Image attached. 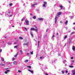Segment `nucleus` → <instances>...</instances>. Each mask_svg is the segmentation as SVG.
I'll use <instances>...</instances> for the list:
<instances>
[{"instance_id": "nucleus-3", "label": "nucleus", "mask_w": 75, "mask_h": 75, "mask_svg": "<svg viewBox=\"0 0 75 75\" xmlns=\"http://www.w3.org/2000/svg\"><path fill=\"white\" fill-rule=\"evenodd\" d=\"M38 20H39V21H43V20H44V18H38Z\"/></svg>"}, {"instance_id": "nucleus-24", "label": "nucleus", "mask_w": 75, "mask_h": 75, "mask_svg": "<svg viewBox=\"0 0 75 75\" xmlns=\"http://www.w3.org/2000/svg\"><path fill=\"white\" fill-rule=\"evenodd\" d=\"M15 59H15L14 57H13L12 58V61H14V60H15Z\"/></svg>"}, {"instance_id": "nucleus-11", "label": "nucleus", "mask_w": 75, "mask_h": 75, "mask_svg": "<svg viewBox=\"0 0 75 75\" xmlns=\"http://www.w3.org/2000/svg\"><path fill=\"white\" fill-rule=\"evenodd\" d=\"M1 66H5V64H3V63H1Z\"/></svg>"}, {"instance_id": "nucleus-17", "label": "nucleus", "mask_w": 75, "mask_h": 75, "mask_svg": "<svg viewBox=\"0 0 75 75\" xmlns=\"http://www.w3.org/2000/svg\"><path fill=\"white\" fill-rule=\"evenodd\" d=\"M1 60H2V61H4V59L3 58H1Z\"/></svg>"}, {"instance_id": "nucleus-49", "label": "nucleus", "mask_w": 75, "mask_h": 75, "mask_svg": "<svg viewBox=\"0 0 75 75\" xmlns=\"http://www.w3.org/2000/svg\"><path fill=\"white\" fill-rule=\"evenodd\" d=\"M73 25H75V22H74L73 23Z\"/></svg>"}, {"instance_id": "nucleus-10", "label": "nucleus", "mask_w": 75, "mask_h": 75, "mask_svg": "<svg viewBox=\"0 0 75 75\" xmlns=\"http://www.w3.org/2000/svg\"><path fill=\"white\" fill-rule=\"evenodd\" d=\"M72 49L73 51H75V46H73Z\"/></svg>"}, {"instance_id": "nucleus-30", "label": "nucleus", "mask_w": 75, "mask_h": 75, "mask_svg": "<svg viewBox=\"0 0 75 75\" xmlns=\"http://www.w3.org/2000/svg\"><path fill=\"white\" fill-rule=\"evenodd\" d=\"M27 67H28V68H31V66H28Z\"/></svg>"}, {"instance_id": "nucleus-42", "label": "nucleus", "mask_w": 75, "mask_h": 75, "mask_svg": "<svg viewBox=\"0 0 75 75\" xmlns=\"http://www.w3.org/2000/svg\"><path fill=\"white\" fill-rule=\"evenodd\" d=\"M42 57H40V59H42Z\"/></svg>"}, {"instance_id": "nucleus-38", "label": "nucleus", "mask_w": 75, "mask_h": 75, "mask_svg": "<svg viewBox=\"0 0 75 75\" xmlns=\"http://www.w3.org/2000/svg\"><path fill=\"white\" fill-rule=\"evenodd\" d=\"M62 73L63 74H64V71H62Z\"/></svg>"}, {"instance_id": "nucleus-21", "label": "nucleus", "mask_w": 75, "mask_h": 75, "mask_svg": "<svg viewBox=\"0 0 75 75\" xmlns=\"http://www.w3.org/2000/svg\"><path fill=\"white\" fill-rule=\"evenodd\" d=\"M17 55H18V53H17L16 54V55H15L14 56V57H17Z\"/></svg>"}, {"instance_id": "nucleus-25", "label": "nucleus", "mask_w": 75, "mask_h": 75, "mask_svg": "<svg viewBox=\"0 0 75 75\" xmlns=\"http://www.w3.org/2000/svg\"><path fill=\"white\" fill-rule=\"evenodd\" d=\"M30 54H31V55H33V51L30 52Z\"/></svg>"}, {"instance_id": "nucleus-8", "label": "nucleus", "mask_w": 75, "mask_h": 75, "mask_svg": "<svg viewBox=\"0 0 75 75\" xmlns=\"http://www.w3.org/2000/svg\"><path fill=\"white\" fill-rule=\"evenodd\" d=\"M59 7H60V9H63L62 8H63L64 6H62V5H61V6L60 5Z\"/></svg>"}, {"instance_id": "nucleus-56", "label": "nucleus", "mask_w": 75, "mask_h": 75, "mask_svg": "<svg viewBox=\"0 0 75 75\" xmlns=\"http://www.w3.org/2000/svg\"><path fill=\"white\" fill-rule=\"evenodd\" d=\"M9 69V68H6V69Z\"/></svg>"}, {"instance_id": "nucleus-9", "label": "nucleus", "mask_w": 75, "mask_h": 75, "mask_svg": "<svg viewBox=\"0 0 75 75\" xmlns=\"http://www.w3.org/2000/svg\"><path fill=\"white\" fill-rule=\"evenodd\" d=\"M17 62V61H15L14 62H13V64H14V65H16V64Z\"/></svg>"}, {"instance_id": "nucleus-54", "label": "nucleus", "mask_w": 75, "mask_h": 75, "mask_svg": "<svg viewBox=\"0 0 75 75\" xmlns=\"http://www.w3.org/2000/svg\"><path fill=\"white\" fill-rule=\"evenodd\" d=\"M30 15H31V16H33V14L31 13Z\"/></svg>"}, {"instance_id": "nucleus-6", "label": "nucleus", "mask_w": 75, "mask_h": 75, "mask_svg": "<svg viewBox=\"0 0 75 75\" xmlns=\"http://www.w3.org/2000/svg\"><path fill=\"white\" fill-rule=\"evenodd\" d=\"M72 74L73 75H75V70H72Z\"/></svg>"}, {"instance_id": "nucleus-53", "label": "nucleus", "mask_w": 75, "mask_h": 75, "mask_svg": "<svg viewBox=\"0 0 75 75\" xmlns=\"http://www.w3.org/2000/svg\"><path fill=\"white\" fill-rule=\"evenodd\" d=\"M45 74L46 75H48V74H47V73H45Z\"/></svg>"}, {"instance_id": "nucleus-4", "label": "nucleus", "mask_w": 75, "mask_h": 75, "mask_svg": "<svg viewBox=\"0 0 75 75\" xmlns=\"http://www.w3.org/2000/svg\"><path fill=\"white\" fill-rule=\"evenodd\" d=\"M26 25H29V21L28 20H26L25 21Z\"/></svg>"}, {"instance_id": "nucleus-34", "label": "nucleus", "mask_w": 75, "mask_h": 75, "mask_svg": "<svg viewBox=\"0 0 75 75\" xmlns=\"http://www.w3.org/2000/svg\"><path fill=\"white\" fill-rule=\"evenodd\" d=\"M68 70L66 71V74H68Z\"/></svg>"}, {"instance_id": "nucleus-41", "label": "nucleus", "mask_w": 75, "mask_h": 75, "mask_svg": "<svg viewBox=\"0 0 75 75\" xmlns=\"http://www.w3.org/2000/svg\"><path fill=\"white\" fill-rule=\"evenodd\" d=\"M27 55H30V53H27Z\"/></svg>"}, {"instance_id": "nucleus-28", "label": "nucleus", "mask_w": 75, "mask_h": 75, "mask_svg": "<svg viewBox=\"0 0 75 75\" xmlns=\"http://www.w3.org/2000/svg\"><path fill=\"white\" fill-rule=\"evenodd\" d=\"M49 29H46V32H48V30H49Z\"/></svg>"}, {"instance_id": "nucleus-45", "label": "nucleus", "mask_w": 75, "mask_h": 75, "mask_svg": "<svg viewBox=\"0 0 75 75\" xmlns=\"http://www.w3.org/2000/svg\"><path fill=\"white\" fill-rule=\"evenodd\" d=\"M35 28H36V29H37V27L35 26Z\"/></svg>"}, {"instance_id": "nucleus-63", "label": "nucleus", "mask_w": 75, "mask_h": 75, "mask_svg": "<svg viewBox=\"0 0 75 75\" xmlns=\"http://www.w3.org/2000/svg\"><path fill=\"white\" fill-rule=\"evenodd\" d=\"M74 30H75V28H74Z\"/></svg>"}, {"instance_id": "nucleus-15", "label": "nucleus", "mask_w": 75, "mask_h": 75, "mask_svg": "<svg viewBox=\"0 0 75 75\" xmlns=\"http://www.w3.org/2000/svg\"><path fill=\"white\" fill-rule=\"evenodd\" d=\"M7 44H8V45H11V44H12V43H11L10 42H7Z\"/></svg>"}, {"instance_id": "nucleus-5", "label": "nucleus", "mask_w": 75, "mask_h": 75, "mask_svg": "<svg viewBox=\"0 0 75 75\" xmlns=\"http://www.w3.org/2000/svg\"><path fill=\"white\" fill-rule=\"evenodd\" d=\"M62 14V12H59L57 13V16L58 17L59 16H60V15H61Z\"/></svg>"}, {"instance_id": "nucleus-16", "label": "nucleus", "mask_w": 75, "mask_h": 75, "mask_svg": "<svg viewBox=\"0 0 75 75\" xmlns=\"http://www.w3.org/2000/svg\"><path fill=\"white\" fill-rule=\"evenodd\" d=\"M19 39H21V40H23V38L21 37H19Z\"/></svg>"}, {"instance_id": "nucleus-29", "label": "nucleus", "mask_w": 75, "mask_h": 75, "mask_svg": "<svg viewBox=\"0 0 75 75\" xmlns=\"http://www.w3.org/2000/svg\"><path fill=\"white\" fill-rule=\"evenodd\" d=\"M24 29H25V30H26V31H27V28L24 27Z\"/></svg>"}, {"instance_id": "nucleus-48", "label": "nucleus", "mask_w": 75, "mask_h": 75, "mask_svg": "<svg viewBox=\"0 0 75 75\" xmlns=\"http://www.w3.org/2000/svg\"><path fill=\"white\" fill-rule=\"evenodd\" d=\"M9 14H10V13H11V12L10 11H9L8 12Z\"/></svg>"}, {"instance_id": "nucleus-23", "label": "nucleus", "mask_w": 75, "mask_h": 75, "mask_svg": "<svg viewBox=\"0 0 75 75\" xmlns=\"http://www.w3.org/2000/svg\"><path fill=\"white\" fill-rule=\"evenodd\" d=\"M17 47H18V46H15L14 47V48H17Z\"/></svg>"}, {"instance_id": "nucleus-19", "label": "nucleus", "mask_w": 75, "mask_h": 75, "mask_svg": "<svg viewBox=\"0 0 75 75\" xmlns=\"http://www.w3.org/2000/svg\"><path fill=\"white\" fill-rule=\"evenodd\" d=\"M67 38V36L65 35L64 38V40H65L66 38Z\"/></svg>"}, {"instance_id": "nucleus-62", "label": "nucleus", "mask_w": 75, "mask_h": 75, "mask_svg": "<svg viewBox=\"0 0 75 75\" xmlns=\"http://www.w3.org/2000/svg\"><path fill=\"white\" fill-rule=\"evenodd\" d=\"M26 45H28V44H26Z\"/></svg>"}, {"instance_id": "nucleus-20", "label": "nucleus", "mask_w": 75, "mask_h": 75, "mask_svg": "<svg viewBox=\"0 0 75 75\" xmlns=\"http://www.w3.org/2000/svg\"><path fill=\"white\" fill-rule=\"evenodd\" d=\"M28 60H26L25 61V63H27V62H28Z\"/></svg>"}, {"instance_id": "nucleus-7", "label": "nucleus", "mask_w": 75, "mask_h": 75, "mask_svg": "<svg viewBox=\"0 0 75 75\" xmlns=\"http://www.w3.org/2000/svg\"><path fill=\"white\" fill-rule=\"evenodd\" d=\"M28 71H29V72H30L32 73V74H33V73L34 72V71H31L30 70L28 69Z\"/></svg>"}, {"instance_id": "nucleus-33", "label": "nucleus", "mask_w": 75, "mask_h": 75, "mask_svg": "<svg viewBox=\"0 0 75 75\" xmlns=\"http://www.w3.org/2000/svg\"><path fill=\"white\" fill-rule=\"evenodd\" d=\"M71 62H72L74 63V62H75V61H74V60H72V61H71Z\"/></svg>"}, {"instance_id": "nucleus-36", "label": "nucleus", "mask_w": 75, "mask_h": 75, "mask_svg": "<svg viewBox=\"0 0 75 75\" xmlns=\"http://www.w3.org/2000/svg\"><path fill=\"white\" fill-rule=\"evenodd\" d=\"M60 23L61 24H62V23H63V22L62 21H60Z\"/></svg>"}, {"instance_id": "nucleus-13", "label": "nucleus", "mask_w": 75, "mask_h": 75, "mask_svg": "<svg viewBox=\"0 0 75 75\" xmlns=\"http://www.w3.org/2000/svg\"><path fill=\"white\" fill-rule=\"evenodd\" d=\"M56 22H57V17H55V24H56Z\"/></svg>"}, {"instance_id": "nucleus-37", "label": "nucleus", "mask_w": 75, "mask_h": 75, "mask_svg": "<svg viewBox=\"0 0 75 75\" xmlns=\"http://www.w3.org/2000/svg\"><path fill=\"white\" fill-rule=\"evenodd\" d=\"M75 33V32H72L71 34V35H72V34H74V33Z\"/></svg>"}, {"instance_id": "nucleus-26", "label": "nucleus", "mask_w": 75, "mask_h": 75, "mask_svg": "<svg viewBox=\"0 0 75 75\" xmlns=\"http://www.w3.org/2000/svg\"><path fill=\"white\" fill-rule=\"evenodd\" d=\"M70 68H74V66H69Z\"/></svg>"}, {"instance_id": "nucleus-61", "label": "nucleus", "mask_w": 75, "mask_h": 75, "mask_svg": "<svg viewBox=\"0 0 75 75\" xmlns=\"http://www.w3.org/2000/svg\"><path fill=\"white\" fill-rule=\"evenodd\" d=\"M25 50L26 51H27V49Z\"/></svg>"}, {"instance_id": "nucleus-43", "label": "nucleus", "mask_w": 75, "mask_h": 75, "mask_svg": "<svg viewBox=\"0 0 75 75\" xmlns=\"http://www.w3.org/2000/svg\"><path fill=\"white\" fill-rule=\"evenodd\" d=\"M7 71V72H8V71H10V70H7V71Z\"/></svg>"}, {"instance_id": "nucleus-44", "label": "nucleus", "mask_w": 75, "mask_h": 75, "mask_svg": "<svg viewBox=\"0 0 75 75\" xmlns=\"http://www.w3.org/2000/svg\"><path fill=\"white\" fill-rule=\"evenodd\" d=\"M39 43H40V41H38V45H39Z\"/></svg>"}, {"instance_id": "nucleus-18", "label": "nucleus", "mask_w": 75, "mask_h": 75, "mask_svg": "<svg viewBox=\"0 0 75 75\" xmlns=\"http://www.w3.org/2000/svg\"><path fill=\"white\" fill-rule=\"evenodd\" d=\"M33 19H36V16H34L33 17Z\"/></svg>"}, {"instance_id": "nucleus-55", "label": "nucleus", "mask_w": 75, "mask_h": 75, "mask_svg": "<svg viewBox=\"0 0 75 75\" xmlns=\"http://www.w3.org/2000/svg\"><path fill=\"white\" fill-rule=\"evenodd\" d=\"M16 44V42H14V44Z\"/></svg>"}, {"instance_id": "nucleus-31", "label": "nucleus", "mask_w": 75, "mask_h": 75, "mask_svg": "<svg viewBox=\"0 0 75 75\" xmlns=\"http://www.w3.org/2000/svg\"><path fill=\"white\" fill-rule=\"evenodd\" d=\"M30 34L32 37H33V34H32V33H30Z\"/></svg>"}, {"instance_id": "nucleus-1", "label": "nucleus", "mask_w": 75, "mask_h": 75, "mask_svg": "<svg viewBox=\"0 0 75 75\" xmlns=\"http://www.w3.org/2000/svg\"><path fill=\"white\" fill-rule=\"evenodd\" d=\"M30 30H33V31H35L36 32H37L38 31V29H35L33 28H30Z\"/></svg>"}, {"instance_id": "nucleus-32", "label": "nucleus", "mask_w": 75, "mask_h": 75, "mask_svg": "<svg viewBox=\"0 0 75 75\" xmlns=\"http://www.w3.org/2000/svg\"><path fill=\"white\" fill-rule=\"evenodd\" d=\"M18 72H19L20 73H21V71L20 70H18Z\"/></svg>"}, {"instance_id": "nucleus-57", "label": "nucleus", "mask_w": 75, "mask_h": 75, "mask_svg": "<svg viewBox=\"0 0 75 75\" xmlns=\"http://www.w3.org/2000/svg\"><path fill=\"white\" fill-rule=\"evenodd\" d=\"M57 6V5L56 4H54V6Z\"/></svg>"}, {"instance_id": "nucleus-27", "label": "nucleus", "mask_w": 75, "mask_h": 75, "mask_svg": "<svg viewBox=\"0 0 75 75\" xmlns=\"http://www.w3.org/2000/svg\"><path fill=\"white\" fill-rule=\"evenodd\" d=\"M7 73H8V72H7V71H5V73L6 74H7Z\"/></svg>"}, {"instance_id": "nucleus-2", "label": "nucleus", "mask_w": 75, "mask_h": 75, "mask_svg": "<svg viewBox=\"0 0 75 75\" xmlns=\"http://www.w3.org/2000/svg\"><path fill=\"white\" fill-rule=\"evenodd\" d=\"M43 3L44 4H43V7H45V5L47 4V2L45 1L43 2Z\"/></svg>"}, {"instance_id": "nucleus-64", "label": "nucleus", "mask_w": 75, "mask_h": 75, "mask_svg": "<svg viewBox=\"0 0 75 75\" xmlns=\"http://www.w3.org/2000/svg\"><path fill=\"white\" fill-rule=\"evenodd\" d=\"M3 43H4V41H3Z\"/></svg>"}, {"instance_id": "nucleus-14", "label": "nucleus", "mask_w": 75, "mask_h": 75, "mask_svg": "<svg viewBox=\"0 0 75 75\" xmlns=\"http://www.w3.org/2000/svg\"><path fill=\"white\" fill-rule=\"evenodd\" d=\"M37 4H35L32 5V6L33 7H34V6H35V5H37Z\"/></svg>"}, {"instance_id": "nucleus-60", "label": "nucleus", "mask_w": 75, "mask_h": 75, "mask_svg": "<svg viewBox=\"0 0 75 75\" xmlns=\"http://www.w3.org/2000/svg\"><path fill=\"white\" fill-rule=\"evenodd\" d=\"M68 75H69V74H70L69 73H68Z\"/></svg>"}, {"instance_id": "nucleus-58", "label": "nucleus", "mask_w": 75, "mask_h": 75, "mask_svg": "<svg viewBox=\"0 0 75 75\" xmlns=\"http://www.w3.org/2000/svg\"><path fill=\"white\" fill-rule=\"evenodd\" d=\"M10 16H11H11H12V15H10Z\"/></svg>"}, {"instance_id": "nucleus-46", "label": "nucleus", "mask_w": 75, "mask_h": 75, "mask_svg": "<svg viewBox=\"0 0 75 75\" xmlns=\"http://www.w3.org/2000/svg\"><path fill=\"white\" fill-rule=\"evenodd\" d=\"M22 54H23V52H21V55H22Z\"/></svg>"}, {"instance_id": "nucleus-47", "label": "nucleus", "mask_w": 75, "mask_h": 75, "mask_svg": "<svg viewBox=\"0 0 75 75\" xmlns=\"http://www.w3.org/2000/svg\"><path fill=\"white\" fill-rule=\"evenodd\" d=\"M68 2H69V3H71V2H70V1H68Z\"/></svg>"}, {"instance_id": "nucleus-12", "label": "nucleus", "mask_w": 75, "mask_h": 75, "mask_svg": "<svg viewBox=\"0 0 75 75\" xmlns=\"http://www.w3.org/2000/svg\"><path fill=\"white\" fill-rule=\"evenodd\" d=\"M68 20H67L66 21V22L65 23V24H66V25H67V23H68Z\"/></svg>"}, {"instance_id": "nucleus-52", "label": "nucleus", "mask_w": 75, "mask_h": 75, "mask_svg": "<svg viewBox=\"0 0 75 75\" xmlns=\"http://www.w3.org/2000/svg\"><path fill=\"white\" fill-rule=\"evenodd\" d=\"M20 52H22V51H21V50H20Z\"/></svg>"}, {"instance_id": "nucleus-50", "label": "nucleus", "mask_w": 75, "mask_h": 75, "mask_svg": "<svg viewBox=\"0 0 75 75\" xmlns=\"http://www.w3.org/2000/svg\"><path fill=\"white\" fill-rule=\"evenodd\" d=\"M57 35H59V34H58V33H57Z\"/></svg>"}, {"instance_id": "nucleus-59", "label": "nucleus", "mask_w": 75, "mask_h": 75, "mask_svg": "<svg viewBox=\"0 0 75 75\" xmlns=\"http://www.w3.org/2000/svg\"><path fill=\"white\" fill-rule=\"evenodd\" d=\"M12 27H14V26H12Z\"/></svg>"}, {"instance_id": "nucleus-39", "label": "nucleus", "mask_w": 75, "mask_h": 75, "mask_svg": "<svg viewBox=\"0 0 75 75\" xmlns=\"http://www.w3.org/2000/svg\"><path fill=\"white\" fill-rule=\"evenodd\" d=\"M1 51H2V50L0 49V52H1Z\"/></svg>"}, {"instance_id": "nucleus-22", "label": "nucleus", "mask_w": 75, "mask_h": 75, "mask_svg": "<svg viewBox=\"0 0 75 75\" xmlns=\"http://www.w3.org/2000/svg\"><path fill=\"white\" fill-rule=\"evenodd\" d=\"M12 5H13V4L12 3H11L9 4V6H12Z\"/></svg>"}, {"instance_id": "nucleus-40", "label": "nucleus", "mask_w": 75, "mask_h": 75, "mask_svg": "<svg viewBox=\"0 0 75 75\" xmlns=\"http://www.w3.org/2000/svg\"><path fill=\"white\" fill-rule=\"evenodd\" d=\"M71 59H74V57H71Z\"/></svg>"}, {"instance_id": "nucleus-35", "label": "nucleus", "mask_w": 75, "mask_h": 75, "mask_svg": "<svg viewBox=\"0 0 75 75\" xmlns=\"http://www.w3.org/2000/svg\"><path fill=\"white\" fill-rule=\"evenodd\" d=\"M55 37V35H53L52 38H52H54V37Z\"/></svg>"}, {"instance_id": "nucleus-51", "label": "nucleus", "mask_w": 75, "mask_h": 75, "mask_svg": "<svg viewBox=\"0 0 75 75\" xmlns=\"http://www.w3.org/2000/svg\"><path fill=\"white\" fill-rule=\"evenodd\" d=\"M21 21H24V20L23 19H22Z\"/></svg>"}]
</instances>
